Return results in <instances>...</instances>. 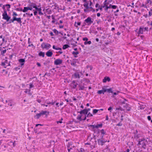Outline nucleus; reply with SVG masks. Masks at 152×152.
I'll use <instances>...</instances> for the list:
<instances>
[{
  "label": "nucleus",
  "mask_w": 152,
  "mask_h": 152,
  "mask_svg": "<svg viewBox=\"0 0 152 152\" xmlns=\"http://www.w3.org/2000/svg\"><path fill=\"white\" fill-rule=\"evenodd\" d=\"M116 110H121V111H122L124 110L121 106H119L118 107L116 108Z\"/></svg>",
  "instance_id": "nucleus-49"
},
{
  "label": "nucleus",
  "mask_w": 152,
  "mask_h": 152,
  "mask_svg": "<svg viewBox=\"0 0 152 152\" xmlns=\"http://www.w3.org/2000/svg\"><path fill=\"white\" fill-rule=\"evenodd\" d=\"M70 61L71 62L70 63L71 65L74 66H76V61H72L71 60H70Z\"/></svg>",
  "instance_id": "nucleus-32"
},
{
  "label": "nucleus",
  "mask_w": 152,
  "mask_h": 152,
  "mask_svg": "<svg viewBox=\"0 0 152 152\" xmlns=\"http://www.w3.org/2000/svg\"><path fill=\"white\" fill-rule=\"evenodd\" d=\"M77 85L78 86V84L76 83V84H71V88L73 89H75L76 88Z\"/></svg>",
  "instance_id": "nucleus-27"
},
{
  "label": "nucleus",
  "mask_w": 152,
  "mask_h": 152,
  "mask_svg": "<svg viewBox=\"0 0 152 152\" xmlns=\"http://www.w3.org/2000/svg\"><path fill=\"white\" fill-rule=\"evenodd\" d=\"M87 125L88 127L91 128L93 130L95 128V125H90L89 124Z\"/></svg>",
  "instance_id": "nucleus-44"
},
{
  "label": "nucleus",
  "mask_w": 152,
  "mask_h": 152,
  "mask_svg": "<svg viewBox=\"0 0 152 152\" xmlns=\"http://www.w3.org/2000/svg\"><path fill=\"white\" fill-rule=\"evenodd\" d=\"M142 142V148H143L144 149H146V147L147 146L146 144L147 143V140H146L145 139V141H143Z\"/></svg>",
  "instance_id": "nucleus-13"
},
{
  "label": "nucleus",
  "mask_w": 152,
  "mask_h": 152,
  "mask_svg": "<svg viewBox=\"0 0 152 152\" xmlns=\"http://www.w3.org/2000/svg\"><path fill=\"white\" fill-rule=\"evenodd\" d=\"M50 61L49 58L45 61V62H44L43 63V64L44 65L46 66L48 64H49L50 63Z\"/></svg>",
  "instance_id": "nucleus-30"
},
{
  "label": "nucleus",
  "mask_w": 152,
  "mask_h": 152,
  "mask_svg": "<svg viewBox=\"0 0 152 152\" xmlns=\"http://www.w3.org/2000/svg\"><path fill=\"white\" fill-rule=\"evenodd\" d=\"M104 5L103 7H105V6H108L109 4V2H107V0H105L103 3Z\"/></svg>",
  "instance_id": "nucleus-37"
},
{
  "label": "nucleus",
  "mask_w": 152,
  "mask_h": 152,
  "mask_svg": "<svg viewBox=\"0 0 152 152\" xmlns=\"http://www.w3.org/2000/svg\"><path fill=\"white\" fill-rule=\"evenodd\" d=\"M143 31H144V27H143L140 26L139 28V30L137 33L139 35L141 34H143Z\"/></svg>",
  "instance_id": "nucleus-17"
},
{
  "label": "nucleus",
  "mask_w": 152,
  "mask_h": 152,
  "mask_svg": "<svg viewBox=\"0 0 152 152\" xmlns=\"http://www.w3.org/2000/svg\"><path fill=\"white\" fill-rule=\"evenodd\" d=\"M91 43V41H85L84 42V44L85 45H90Z\"/></svg>",
  "instance_id": "nucleus-42"
},
{
  "label": "nucleus",
  "mask_w": 152,
  "mask_h": 152,
  "mask_svg": "<svg viewBox=\"0 0 152 152\" xmlns=\"http://www.w3.org/2000/svg\"><path fill=\"white\" fill-rule=\"evenodd\" d=\"M6 6L7 7V10L8 11H10L9 9L11 7V5L9 4H6Z\"/></svg>",
  "instance_id": "nucleus-45"
},
{
  "label": "nucleus",
  "mask_w": 152,
  "mask_h": 152,
  "mask_svg": "<svg viewBox=\"0 0 152 152\" xmlns=\"http://www.w3.org/2000/svg\"><path fill=\"white\" fill-rule=\"evenodd\" d=\"M72 54L75 58H76L77 57V55L79 53L78 51H73L72 52Z\"/></svg>",
  "instance_id": "nucleus-24"
},
{
  "label": "nucleus",
  "mask_w": 152,
  "mask_h": 152,
  "mask_svg": "<svg viewBox=\"0 0 152 152\" xmlns=\"http://www.w3.org/2000/svg\"><path fill=\"white\" fill-rule=\"evenodd\" d=\"M20 66H19L18 67H15L14 68V70H15L16 71H17L18 70L20 69Z\"/></svg>",
  "instance_id": "nucleus-55"
},
{
  "label": "nucleus",
  "mask_w": 152,
  "mask_h": 152,
  "mask_svg": "<svg viewBox=\"0 0 152 152\" xmlns=\"http://www.w3.org/2000/svg\"><path fill=\"white\" fill-rule=\"evenodd\" d=\"M12 12H13L12 16H13V17H16L18 15L17 14L16 12L13 11L12 10Z\"/></svg>",
  "instance_id": "nucleus-51"
},
{
  "label": "nucleus",
  "mask_w": 152,
  "mask_h": 152,
  "mask_svg": "<svg viewBox=\"0 0 152 152\" xmlns=\"http://www.w3.org/2000/svg\"><path fill=\"white\" fill-rule=\"evenodd\" d=\"M114 89V87H113L107 89L109 90V91H107V92L109 93H113V89Z\"/></svg>",
  "instance_id": "nucleus-39"
},
{
  "label": "nucleus",
  "mask_w": 152,
  "mask_h": 152,
  "mask_svg": "<svg viewBox=\"0 0 152 152\" xmlns=\"http://www.w3.org/2000/svg\"><path fill=\"white\" fill-rule=\"evenodd\" d=\"M63 119L62 118H61V120L59 121H57L56 123L58 124L59 123L61 124L62 123V121L63 120Z\"/></svg>",
  "instance_id": "nucleus-56"
},
{
  "label": "nucleus",
  "mask_w": 152,
  "mask_h": 152,
  "mask_svg": "<svg viewBox=\"0 0 152 152\" xmlns=\"http://www.w3.org/2000/svg\"><path fill=\"white\" fill-rule=\"evenodd\" d=\"M69 47V46L68 45L65 44L64 45H63L62 49L63 50H65Z\"/></svg>",
  "instance_id": "nucleus-38"
},
{
  "label": "nucleus",
  "mask_w": 152,
  "mask_h": 152,
  "mask_svg": "<svg viewBox=\"0 0 152 152\" xmlns=\"http://www.w3.org/2000/svg\"><path fill=\"white\" fill-rule=\"evenodd\" d=\"M77 113H80V115L84 114V115H87V111L86 108H85L83 110H81L77 112Z\"/></svg>",
  "instance_id": "nucleus-10"
},
{
  "label": "nucleus",
  "mask_w": 152,
  "mask_h": 152,
  "mask_svg": "<svg viewBox=\"0 0 152 152\" xmlns=\"http://www.w3.org/2000/svg\"><path fill=\"white\" fill-rule=\"evenodd\" d=\"M85 83H81L79 84H78V87L79 88L78 90H83L85 88H86V87L85 86Z\"/></svg>",
  "instance_id": "nucleus-6"
},
{
  "label": "nucleus",
  "mask_w": 152,
  "mask_h": 152,
  "mask_svg": "<svg viewBox=\"0 0 152 152\" xmlns=\"http://www.w3.org/2000/svg\"><path fill=\"white\" fill-rule=\"evenodd\" d=\"M41 46L42 49H46V50H48L51 47L50 44L44 42L41 44Z\"/></svg>",
  "instance_id": "nucleus-4"
},
{
  "label": "nucleus",
  "mask_w": 152,
  "mask_h": 152,
  "mask_svg": "<svg viewBox=\"0 0 152 152\" xmlns=\"http://www.w3.org/2000/svg\"><path fill=\"white\" fill-rule=\"evenodd\" d=\"M53 55L52 51L51 50H48L46 53V55L48 57H51Z\"/></svg>",
  "instance_id": "nucleus-12"
},
{
  "label": "nucleus",
  "mask_w": 152,
  "mask_h": 152,
  "mask_svg": "<svg viewBox=\"0 0 152 152\" xmlns=\"http://www.w3.org/2000/svg\"><path fill=\"white\" fill-rule=\"evenodd\" d=\"M139 36H140L141 38V39L143 41H144L145 40V36L144 35H139Z\"/></svg>",
  "instance_id": "nucleus-53"
},
{
  "label": "nucleus",
  "mask_w": 152,
  "mask_h": 152,
  "mask_svg": "<svg viewBox=\"0 0 152 152\" xmlns=\"http://www.w3.org/2000/svg\"><path fill=\"white\" fill-rule=\"evenodd\" d=\"M103 126V124L102 123H101L99 124H97V125H95V128H101Z\"/></svg>",
  "instance_id": "nucleus-29"
},
{
  "label": "nucleus",
  "mask_w": 152,
  "mask_h": 152,
  "mask_svg": "<svg viewBox=\"0 0 152 152\" xmlns=\"http://www.w3.org/2000/svg\"><path fill=\"white\" fill-rule=\"evenodd\" d=\"M81 23L80 22H77L76 21H75V23L74 26L76 28H77L78 27V26L80 25Z\"/></svg>",
  "instance_id": "nucleus-35"
},
{
  "label": "nucleus",
  "mask_w": 152,
  "mask_h": 152,
  "mask_svg": "<svg viewBox=\"0 0 152 152\" xmlns=\"http://www.w3.org/2000/svg\"><path fill=\"white\" fill-rule=\"evenodd\" d=\"M10 143H12L13 146V147H15L16 145V143H15V141H14V142H13L12 141H10Z\"/></svg>",
  "instance_id": "nucleus-60"
},
{
  "label": "nucleus",
  "mask_w": 152,
  "mask_h": 152,
  "mask_svg": "<svg viewBox=\"0 0 152 152\" xmlns=\"http://www.w3.org/2000/svg\"><path fill=\"white\" fill-rule=\"evenodd\" d=\"M53 31L56 35H58L59 34V32L56 29L53 30Z\"/></svg>",
  "instance_id": "nucleus-40"
},
{
  "label": "nucleus",
  "mask_w": 152,
  "mask_h": 152,
  "mask_svg": "<svg viewBox=\"0 0 152 152\" xmlns=\"http://www.w3.org/2000/svg\"><path fill=\"white\" fill-rule=\"evenodd\" d=\"M100 132H101V134L100 136L101 138L102 139H103L104 136V134H106V132L104 131L103 129H102L101 130Z\"/></svg>",
  "instance_id": "nucleus-15"
},
{
  "label": "nucleus",
  "mask_w": 152,
  "mask_h": 152,
  "mask_svg": "<svg viewBox=\"0 0 152 152\" xmlns=\"http://www.w3.org/2000/svg\"><path fill=\"white\" fill-rule=\"evenodd\" d=\"M145 105L141 104L140 105V106L138 107L140 108V109L143 110L145 109Z\"/></svg>",
  "instance_id": "nucleus-41"
},
{
  "label": "nucleus",
  "mask_w": 152,
  "mask_h": 152,
  "mask_svg": "<svg viewBox=\"0 0 152 152\" xmlns=\"http://www.w3.org/2000/svg\"><path fill=\"white\" fill-rule=\"evenodd\" d=\"M29 85V88L30 89L31 88H33L34 87V86L33 85L32 83H30Z\"/></svg>",
  "instance_id": "nucleus-57"
},
{
  "label": "nucleus",
  "mask_w": 152,
  "mask_h": 152,
  "mask_svg": "<svg viewBox=\"0 0 152 152\" xmlns=\"http://www.w3.org/2000/svg\"><path fill=\"white\" fill-rule=\"evenodd\" d=\"M53 4H54L53 5H52V7L54 6L55 7L54 8V9H59V7L58 6V5L56 3L53 2Z\"/></svg>",
  "instance_id": "nucleus-26"
},
{
  "label": "nucleus",
  "mask_w": 152,
  "mask_h": 152,
  "mask_svg": "<svg viewBox=\"0 0 152 152\" xmlns=\"http://www.w3.org/2000/svg\"><path fill=\"white\" fill-rule=\"evenodd\" d=\"M55 101H54V102H50L47 100H46L45 102V103H46L48 104H51L52 105H53L55 104Z\"/></svg>",
  "instance_id": "nucleus-25"
},
{
  "label": "nucleus",
  "mask_w": 152,
  "mask_h": 152,
  "mask_svg": "<svg viewBox=\"0 0 152 152\" xmlns=\"http://www.w3.org/2000/svg\"><path fill=\"white\" fill-rule=\"evenodd\" d=\"M99 110H98L96 109H94L93 110V114L95 115L99 111Z\"/></svg>",
  "instance_id": "nucleus-43"
},
{
  "label": "nucleus",
  "mask_w": 152,
  "mask_h": 152,
  "mask_svg": "<svg viewBox=\"0 0 152 152\" xmlns=\"http://www.w3.org/2000/svg\"><path fill=\"white\" fill-rule=\"evenodd\" d=\"M53 48L54 49L56 50H62V49L61 48L59 47H56L55 45H53Z\"/></svg>",
  "instance_id": "nucleus-33"
},
{
  "label": "nucleus",
  "mask_w": 152,
  "mask_h": 152,
  "mask_svg": "<svg viewBox=\"0 0 152 152\" xmlns=\"http://www.w3.org/2000/svg\"><path fill=\"white\" fill-rule=\"evenodd\" d=\"M5 7H6V5H4L3 6V7H2V9L4 10V12H7V11L5 9Z\"/></svg>",
  "instance_id": "nucleus-58"
},
{
  "label": "nucleus",
  "mask_w": 152,
  "mask_h": 152,
  "mask_svg": "<svg viewBox=\"0 0 152 152\" xmlns=\"http://www.w3.org/2000/svg\"><path fill=\"white\" fill-rule=\"evenodd\" d=\"M73 75L75 77V78H80V75L77 72H75Z\"/></svg>",
  "instance_id": "nucleus-23"
},
{
  "label": "nucleus",
  "mask_w": 152,
  "mask_h": 152,
  "mask_svg": "<svg viewBox=\"0 0 152 152\" xmlns=\"http://www.w3.org/2000/svg\"><path fill=\"white\" fill-rule=\"evenodd\" d=\"M7 50H4L1 51V54L3 55L4 56V54L6 53Z\"/></svg>",
  "instance_id": "nucleus-52"
},
{
  "label": "nucleus",
  "mask_w": 152,
  "mask_h": 152,
  "mask_svg": "<svg viewBox=\"0 0 152 152\" xmlns=\"http://www.w3.org/2000/svg\"><path fill=\"white\" fill-rule=\"evenodd\" d=\"M25 58H20L18 60V61L20 63V67L23 66L25 62Z\"/></svg>",
  "instance_id": "nucleus-9"
},
{
  "label": "nucleus",
  "mask_w": 152,
  "mask_h": 152,
  "mask_svg": "<svg viewBox=\"0 0 152 152\" xmlns=\"http://www.w3.org/2000/svg\"><path fill=\"white\" fill-rule=\"evenodd\" d=\"M97 144V141L96 140H95L94 143V145H92V146L93 147V148H94L95 147L96 145Z\"/></svg>",
  "instance_id": "nucleus-54"
},
{
  "label": "nucleus",
  "mask_w": 152,
  "mask_h": 152,
  "mask_svg": "<svg viewBox=\"0 0 152 152\" xmlns=\"http://www.w3.org/2000/svg\"><path fill=\"white\" fill-rule=\"evenodd\" d=\"M40 112L42 115H45L46 117H47L49 115V112L46 111L42 110Z\"/></svg>",
  "instance_id": "nucleus-19"
},
{
  "label": "nucleus",
  "mask_w": 152,
  "mask_h": 152,
  "mask_svg": "<svg viewBox=\"0 0 152 152\" xmlns=\"http://www.w3.org/2000/svg\"><path fill=\"white\" fill-rule=\"evenodd\" d=\"M101 130L98 129L97 130H96L95 129H94L93 131H94V133H96L97 134H99Z\"/></svg>",
  "instance_id": "nucleus-28"
},
{
  "label": "nucleus",
  "mask_w": 152,
  "mask_h": 152,
  "mask_svg": "<svg viewBox=\"0 0 152 152\" xmlns=\"http://www.w3.org/2000/svg\"><path fill=\"white\" fill-rule=\"evenodd\" d=\"M145 139L144 138H143L142 139H141V140H140L138 141V145H140L142 144L141 142L143 141H145Z\"/></svg>",
  "instance_id": "nucleus-47"
},
{
  "label": "nucleus",
  "mask_w": 152,
  "mask_h": 152,
  "mask_svg": "<svg viewBox=\"0 0 152 152\" xmlns=\"http://www.w3.org/2000/svg\"><path fill=\"white\" fill-rule=\"evenodd\" d=\"M111 81L110 77L108 76H105L102 80V82L103 83H105L107 82H109Z\"/></svg>",
  "instance_id": "nucleus-11"
},
{
  "label": "nucleus",
  "mask_w": 152,
  "mask_h": 152,
  "mask_svg": "<svg viewBox=\"0 0 152 152\" xmlns=\"http://www.w3.org/2000/svg\"><path fill=\"white\" fill-rule=\"evenodd\" d=\"M93 116V115L90 112H89L87 114V115H86V116L87 118H89L90 117H92Z\"/></svg>",
  "instance_id": "nucleus-46"
},
{
  "label": "nucleus",
  "mask_w": 152,
  "mask_h": 152,
  "mask_svg": "<svg viewBox=\"0 0 152 152\" xmlns=\"http://www.w3.org/2000/svg\"><path fill=\"white\" fill-rule=\"evenodd\" d=\"M152 15V13L150 11H149L148 12V16L150 17Z\"/></svg>",
  "instance_id": "nucleus-64"
},
{
  "label": "nucleus",
  "mask_w": 152,
  "mask_h": 152,
  "mask_svg": "<svg viewBox=\"0 0 152 152\" xmlns=\"http://www.w3.org/2000/svg\"><path fill=\"white\" fill-rule=\"evenodd\" d=\"M83 6L86 9H91V10H92L93 8L91 6L89 7L88 3H84V4H83Z\"/></svg>",
  "instance_id": "nucleus-20"
},
{
  "label": "nucleus",
  "mask_w": 152,
  "mask_h": 152,
  "mask_svg": "<svg viewBox=\"0 0 152 152\" xmlns=\"http://www.w3.org/2000/svg\"><path fill=\"white\" fill-rule=\"evenodd\" d=\"M149 3L150 4H151L152 3V1H151V0H148L145 2V4H147L148 3Z\"/></svg>",
  "instance_id": "nucleus-50"
},
{
  "label": "nucleus",
  "mask_w": 152,
  "mask_h": 152,
  "mask_svg": "<svg viewBox=\"0 0 152 152\" xmlns=\"http://www.w3.org/2000/svg\"><path fill=\"white\" fill-rule=\"evenodd\" d=\"M117 7H118L116 5H112V8L113 9H116Z\"/></svg>",
  "instance_id": "nucleus-61"
},
{
  "label": "nucleus",
  "mask_w": 152,
  "mask_h": 152,
  "mask_svg": "<svg viewBox=\"0 0 152 152\" xmlns=\"http://www.w3.org/2000/svg\"><path fill=\"white\" fill-rule=\"evenodd\" d=\"M14 10L18 11L23 12H24V9H23L22 8H17L15 9H14Z\"/></svg>",
  "instance_id": "nucleus-34"
},
{
  "label": "nucleus",
  "mask_w": 152,
  "mask_h": 152,
  "mask_svg": "<svg viewBox=\"0 0 152 152\" xmlns=\"http://www.w3.org/2000/svg\"><path fill=\"white\" fill-rule=\"evenodd\" d=\"M80 152H85V150L83 148H80Z\"/></svg>",
  "instance_id": "nucleus-63"
},
{
  "label": "nucleus",
  "mask_w": 152,
  "mask_h": 152,
  "mask_svg": "<svg viewBox=\"0 0 152 152\" xmlns=\"http://www.w3.org/2000/svg\"><path fill=\"white\" fill-rule=\"evenodd\" d=\"M84 11L85 12L87 13L88 12L91 11V10H89V9H86V8H85L84 10Z\"/></svg>",
  "instance_id": "nucleus-48"
},
{
  "label": "nucleus",
  "mask_w": 152,
  "mask_h": 152,
  "mask_svg": "<svg viewBox=\"0 0 152 152\" xmlns=\"http://www.w3.org/2000/svg\"><path fill=\"white\" fill-rule=\"evenodd\" d=\"M63 62V60L60 59L58 58L54 61V64L56 65H59L61 64Z\"/></svg>",
  "instance_id": "nucleus-8"
},
{
  "label": "nucleus",
  "mask_w": 152,
  "mask_h": 152,
  "mask_svg": "<svg viewBox=\"0 0 152 152\" xmlns=\"http://www.w3.org/2000/svg\"><path fill=\"white\" fill-rule=\"evenodd\" d=\"M28 5L31 7H32L34 8L37 6L36 4L33 2L31 3V4H29Z\"/></svg>",
  "instance_id": "nucleus-36"
},
{
  "label": "nucleus",
  "mask_w": 152,
  "mask_h": 152,
  "mask_svg": "<svg viewBox=\"0 0 152 152\" xmlns=\"http://www.w3.org/2000/svg\"><path fill=\"white\" fill-rule=\"evenodd\" d=\"M98 144L99 145H103L106 142L107 140H104L103 139H97Z\"/></svg>",
  "instance_id": "nucleus-7"
},
{
  "label": "nucleus",
  "mask_w": 152,
  "mask_h": 152,
  "mask_svg": "<svg viewBox=\"0 0 152 152\" xmlns=\"http://www.w3.org/2000/svg\"><path fill=\"white\" fill-rule=\"evenodd\" d=\"M42 115V113L40 112L39 113H37L36 115L34 116V118L36 119H39Z\"/></svg>",
  "instance_id": "nucleus-21"
},
{
  "label": "nucleus",
  "mask_w": 152,
  "mask_h": 152,
  "mask_svg": "<svg viewBox=\"0 0 152 152\" xmlns=\"http://www.w3.org/2000/svg\"><path fill=\"white\" fill-rule=\"evenodd\" d=\"M124 107L126 108V110L128 111H130L131 109V107L130 106V105L127 103L124 106Z\"/></svg>",
  "instance_id": "nucleus-16"
},
{
  "label": "nucleus",
  "mask_w": 152,
  "mask_h": 152,
  "mask_svg": "<svg viewBox=\"0 0 152 152\" xmlns=\"http://www.w3.org/2000/svg\"><path fill=\"white\" fill-rule=\"evenodd\" d=\"M2 19L6 20L7 22H8L11 18L10 16L8 15L7 12H4L2 14Z\"/></svg>",
  "instance_id": "nucleus-3"
},
{
  "label": "nucleus",
  "mask_w": 152,
  "mask_h": 152,
  "mask_svg": "<svg viewBox=\"0 0 152 152\" xmlns=\"http://www.w3.org/2000/svg\"><path fill=\"white\" fill-rule=\"evenodd\" d=\"M94 20L93 19H92L91 17H88L84 20L85 23L86 22L87 23V25L89 26L93 23Z\"/></svg>",
  "instance_id": "nucleus-5"
},
{
  "label": "nucleus",
  "mask_w": 152,
  "mask_h": 152,
  "mask_svg": "<svg viewBox=\"0 0 152 152\" xmlns=\"http://www.w3.org/2000/svg\"><path fill=\"white\" fill-rule=\"evenodd\" d=\"M44 125V124H37L35 125V127L34 129V131L35 133H37L38 131H37V128H36L37 127L39 126H43Z\"/></svg>",
  "instance_id": "nucleus-18"
},
{
  "label": "nucleus",
  "mask_w": 152,
  "mask_h": 152,
  "mask_svg": "<svg viewBox=\"0 0 152 152\" xmlns=\"http://www.w3.org/2000/svg\"><path fill=\"white\" fill-rule=\"evenodd\" d=\"M21 18H17L16 17H13L12 19H10L7 24H10L12 23H14L15 21H17L18 23L21 24L22 23L21 21Z\"/></svg>",
  "instance_id": "nucleus-1"
},
{
  "label": "nucleus",
  "mask_w": 152,
  "mask_h": 152,
  "mask_svg": "<svg viewBox=\"0 0 152 152\" xmlns=\"http://www.w3.org/2000/svg\"><path fill=\"white\" fill-rule=\"evenodd\" d=\"M88 38L86 37H83V40L84 41H88Z\"/></svg>",
  "instance_id": "nucleus-62"
},
{
  "label": "nucleus",
  "mask_w": 152,
  "mask_h": 152,
  "mask_svg": "<svg viewBox=\"0 0 152 152\" xmlns=\"http://www.w3.org/2000/svg\"><path fill=\"white\" fill-rule=\"evenodd\" d=\"M123 124L121 123V121H120L119 122L118 124H117L116 125V126H121Z\"/></svg>",
  "instance_id": "nucleus-59"
},
{
  "label": "nucleus",
  "mask_w": 152,
  "mask_h": 152,
  "mask_svg": "<svg viewBox=\"0 0 152 152\" xmlns=\"http://www.w3.org/2000/svg\"><path fill=\"white\" fill-rule=\"evenodd\" d=\"M109 86H104V87H103L102 88V89L101 90H98L97 92V93L99 94H104V93L109 91V90L107 89V88H104V87H107Z\"/></svg>",
  "instance_id": "nucleus-2"
},
{
  "label": "nucleus",
  "mask_w": 152,
  "mask_h": 152,
  "mask_svg": "<svg viewBox=\"0 0 152 152\" xmlns=\"http://www.w3.org/2000/svg\"><path fill=\"white\" fill-rule=\"evenodd\" d=\"M82 116V115H80V114L78 115L77 117V119L79 120L80 121H82V118L81 117Z\"/></svg>",
  "instance_id": "nucleus-31"
},
{
  "label": "nucleus",
  "mask_w": 152,
  "mask_h": 152,
  "mask_svg": "<svg viewBox=\"0 0 152 152\" xmlns=\"http://www.w3.org/2000/svg\"><path fill=\"white\" fill-rule=\"evenodd\" d=\"M38 56L39 57H44L45 56V53L44 52L40 51L38 54Z\"/></svg>",
  "instance_id": "nucleus-22"
},
{
  "label": "nucleus",
  "mask_w": 152,
  "mask_h": 152,
  "mask_svg": "<svg viewBox=\"0 0 152 152\" xmlns=\"http://www.w3.org/2000/svg\"><path fill=\"white\" fill-rule=\"evenodd\" d=\"M24 12H27L28 10L31 11L33 10L32 7H24Z\"/></svg>",
  "instance_id": "nucleus-14"
}]
</instances>
